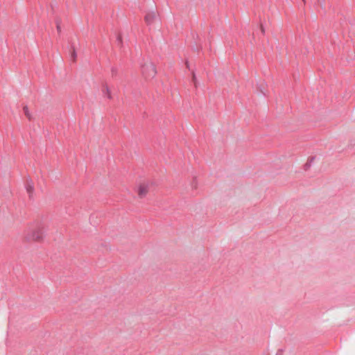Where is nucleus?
Here are the masks:
<instances>
[{
  "label": "nucleus",
  "mask_w": 355,
  "mask_h": 355,
  "mask_svg": "<svg viewBox=\"0 0 355 355\" xmlns=\"http://www.w3.org/2000/svg\"><path fill=\"white\" fill-rule=\"evenodd\" d=\"M23 110H24V114L26 116V117L31 120V113L28 110V106L27 105H25L24 107H23Z\"/></svg>",
  "instance_id": "423d86ee"
},
{
  "label": "nucleus",
  "mask_w": 355,
  "mask_h": 355,
  "mask_svg": "<svg viewBox=\"0 0 355 355\" xmlns=\"http://www.w3.org/2000/svg\"><path fill=\"white\" fill-rule=\"evenodd\" d=\"M145 21L148 25H150L153 23L155 19H156V14L155 12H150L146 15L145 17Z\"/></svg>",
  "instance_id": "20e7f679"
},
{
  "label": "nucleus",
  "mask_w": 355,
  "mask_h": 355,
  "mask_svg": "<svg viewBox=\"0 0 355 355\" xmlns=\"http://www.w3.org/2000/svg\"><path fill=\"white\" fill-rule=\"evenodd\" d=\"M105 91H106V94H107V98H112V96H111V94H110V92L109 88H108L107 87H106L105 88Z\"/></svg>",
  "instance_id": "1a4fd4ad"
},
{
  "label": "nucleus",
  "mask_w": 355,
  "mask_h": 355,
  "mask_svg": "<svg viewBox=\"0 0 355 355\" xmlns=\"http://www.w3.org/2000/svg\"><path fill=\"white\" fill-rule=\"evenodd\" d=\"M71 60H72L73 61H75V60H76V57H77V54H76V51H75V49H73V51L71 52Z\"/></svg>",
  "instance_id": "6e6552de"
},
{
  "label": "nucleus",
  "mask_w": 355,
  "mask_h": 355,
  "mask_svg": "<svg viewBox=\"0 0 355 355\" xmlns=\"http://www.w3.org/2000/svg\"><path fill=\"white\" fill-rule=\"evenodd\" d=\"M148 192V188H147V186L145 185V184H141L139 187V189H138V195L140 196V197H144L146 196V194Z\"/></svg>",
  "instance_id": "39448f33"
},
{
  "label": "nucleus",
  "mask_w": 355,
  "mask_h": 355,
  "mask_svg": "<svg viewBox=\"0 0 355 355\" xmlns=\"http://www.w3.org/2000/svg\"><path fill=\"white\" fill-rule=\"evenodd\" d=\"M116 40L119 42V44H121L122 43V37L120 34L117 35Z\"/></svg>",
  "instance_id": "9d476101"
},
{
  "label": "nucleus",
  "mask_w": 355,
  "mask_h": 355,
  "mask_svg": "<svg viewBox=\"0 0 355 355\" xmlns=\"http://www.w3.org/2000/svg\"><path fill=\"white\" fill-rule=\"evenodd\" d=\"M187 67L189 68V64H188V62H187Z\"/></svg>",
  "instance_id": "ddd939ff"
},
{
  "label": "nucleus",
  "mask_w": 355,
  "mask_h": 355,
  "mask_svg": "<svg viewBox=\"0 0 355 355\" xmlns=\"http://www.w3.org/2000/svg\"><path fill=\"white\" fill-rule=\"evenodd\" d=\"M141 72L146 79L153 78L157 73L155 67L152 62L144 64L141 67Z\"/></svg>",
  "instance_id": "f03ea898"
},
{
  "label": "nucleus",
  "mask_w": 355,
  "mask_h": 355,
  "mask_svg": "<svg viewBox=\"0 0 355 355\" xmlns=\"http://www.w3.org/2000/svg\"><path fill=\"white\" fill-rule=\"evenodd\" d=\"M44 232V225L37 223L29 230L26 238L29 241H40L43 239Z\"/></svg>",
  "instance_id": "f257e3e1"
},
{
  "label": "nucleus",
  "mask_w": 355,
  "mask_h": 355,
  "mask_svg": "<svg viewBox=\"0 0 355 355\" xmlns=\"http://www.w3.org/2000/svg\"><path fill=\"white\" fill-rule=\"evenodd\" d=\"M26 190L29 196V198H32L34 193V185L31 180H27L26 183Z\"/></svg>",
  "instance_id": "7ed1b4c3"
},
{
  "label": "nucleus",
  "mask_w": 355,
  "mask_h": 355,
  "mask_svg": "<svg viewBox=\"0 0 355 355\" xmlns=\"http://www.w3.org/2000/svg\"><path fill=\"white\" fill-rule=\"evenodd\" d=\"M315 159V157H312L309 159V162H306L304 165V168H305V170L308 169L310 166H311V163L313 162V160Z\"/></svg>",
  "instance_id": "0eeeda50"
},
{
  "label": "nucleus",
  "mask_w": 355,
  "mask_h": 355,
  "mask_svg": "<svg viewBox=\"0 0 355 355\" xmlns=\"http://www.w3.org/2000/svg\"><path fill=\"white\" fill-rule=\"evenodd\" d=\"M261 32H262V33H264V29H263V28L261 26Z\"/></svg>",
  "instance_id": "f8f14e48"
},
{
  "label": "nucleus",
  "mask_w": 355,
  "mask_h": 355,
  "mask_svg": "<svg viewBox=\"0 0 355 355\" xmlns=\"http://www.w3.org/2000/svg\"><path fill=\"white\" fill-rule=\"evenodd\" d=\"M56 28L58 31L60 33L61 31L60 26L58 22H57Z\"/></svg>",
  "instance_id": "9b49d317"
}]
</instances>
